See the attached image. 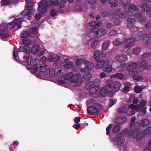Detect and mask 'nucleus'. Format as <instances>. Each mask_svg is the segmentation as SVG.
<instances>
[{"label":"nucleus","mask_w":151,"mask_h":151,"mask_svg":"<svg viewBox=\"0 0 151 151\" xmlns=\"http://www.w3.org/2000/svg\"><path fill=\"white\" fill-rule=\"evenodd\" d=\"M130 2V0H120V3L123 4V6L124 9L127 8L128 4Z\"/></svg>","instance_id":"obj_29"},{"label":"nucleus","mask_w":151,"mask_h":151,"mask_svg":"<svg viewBox=\"0 0 151 151\" xmlns=\"http://www.w3.org/2000/svg\"><path fill=\"white\" fill-rule=\"evenodd\" d=\"M141 51V49L139 47H135L133 50V53L136 55H138Z\"/></svg>","instance_id":"obj_48"},{"label":"nucleus","mask_w":151,"mask_h":151,"mask_svg":"<svg viewBox=\"0 0 151 151\" xmlns=\"http://www.w3.org/2000/svg\"><path fill=\"white\" fill-rule=\"evenodd\" d=\"M127 21L128 23V24L127 25V27L131 31L132 29H135L137 30L138 29L137 27H134V25L136 22V20L133 19L131 18H128L127 19Z\"/></svg>","instance_id":"obj_11"},{"label":"nucleus","mask_w":151,"mask_h":151,"mask_svg":"<svg viewBox=\"0 0 151 151\" xmlns=\"http://www.w3.org/2000/svg\"><path fill=\"white\" fill-rule=\"evenodd\" d=\"M107 85L100 92L101 94L104 92V95H107L108 96L111 97L114 94L113 91V81L109 80L106 82Z\"/></svg>","instance_id":"obj_3"},{"label":"nucleus","mask_w":151,"mask_h":151,"mask_svg":"<svg viewBox=\"0 0 151 151\" xmlns=\"http://www.w3.org/2000/svg\"><path fill=\"white\" fill-rule=\"evenodd\" d=\"M141 125L139 122H136L135 123L133 128L135 129L134 132H139L140 130Z\"/></svg>","instance_id":"obj_36"},{"label":"nucleus","mask_w":151,"mask_h":151,"mask_svg":"<svg viewBox=\"0 0 151 151\" xmlns=\"http://www.w3.org/2000/svg\"><path fill=\"white\" fill-rule=\"evenodd\" d=\"M22 43L25 46H28L32 43V41L30 40L24 38L22 40Z\"/></svg>","instance_id":"obj_42"},{"label":"nucleus","mask_w":151,"mask_h":151,"mask_svg":"<svg viewBox=\"0 0 151 151\" xmlns=\"http://www.w3.org/2000/svg\"><path fill=\"white\" fill-rule=\"evenodd\" d=\"M97 44V42L96 41H94L91 44V47L93 49H95L96 48Z\"/></svg>","instance_id":"obj_61"},{"label":"nucleus","mask_w":151,"mask_h":151,"mask_svg":"<svg viewBox=\"0 0 151 151\" xmlns=\"http://www.w3.org/2000/svg\"><path fill=\"white\" fill-rule=\"evenodd\" d=\"M68 2L70 3L72 2L73 0H68ZM66 2L65 0H62L60 1L59 3H58V12L60 13H63L64 11L62 9V8H64L65 7V2Z\"/></svg>","instance_id":"obj_14"},{"label":"nucleus","mask_w":151,"mask_h":151,"mask_svg":"<svg viewBox=\"0 0 151 151\" xmlns=\"http://www.w3.org/2000/svg\"><path fill=\"white\" fill-rule=\"evenodd\" d=\"M138 105H134L133 104H131L129 106V107L131 108V109H135L136 110H139L138 108Z\"/></svg>","instance_id":"obj_59"},{"label":"nucleus","mask_w":151,"mask_h":151,"mask_svg":"<svg viewBox=\"0 0 151 151\" xmlns=\"http://www.w3.org/2000/svg\"><path fill=\"white\" fill-rule=\"evenodd\" d=\"M135 41V40L134 38H130L126 40L125 43L127 45L125 46V48H128L131 46H133Z\"/></svg>","instance_id":"obj_18"},{"label":"nucleus","mask_w":151,"mask_h":151,"mask_svg":"<svg viewBox=\"0 0 151 151\" xmlns=\"http://www.w3.org/2000/svg\"><path fill=\"white\" fill-rule=\"evenodd\" d=\"M81 76L79 73H76L73 75L70 81L72 83H76L78 82L80 79Z\"/></svg>","instance_id":"obj_19"},{"label":"nucleus","mask_w":151,"mask_h":151,"mask_svg":"<svg viewBox=\"0 0 151 151\" xmlns=\"http://www.w3.org/2000/svg\"><path fill=\"white\" fill-rule=\"evenodd\" d=\"M31 12V10L25 9L21 13V14L23 17H29L30 16Z\"/></svg>","instance_id":"obj_32"},{"label":"nucleus","mask_w":151,"mask_h":151,"mask_svg":"<svg viewBox=\"0 0 151 151\" xmlns=\"http://www.w3.org/2000/svg\"><path fill=\"white\" fill-rule=\"evenodd\" d=\"M113 85L114 91H117L119 90L121 85L119 82L116 81L114 83L113 82Z\"/></svg>","instance_id":"obj_30"},{"label":"nucleus","mask_w":151,"mask_h":151,"mask_svg":"<svg viewBox=\"0 0 151 151\" xmlns=\"http://www.w3.org/2000/svg\"><path fill=\"white\" fill-rule=\"evenodd\" d=\"M107 60H101L97 64V65L96 67V69H100L101 68H103L104 65L105 64V62Z\"/></svg>","instance_id":"obj_26"},{"label":"nucleus","mask_w":151,"mask_h":151,"mask_svg":"<svg viewBox=\"0 0 151 151\" xmlns=\"http://www.w3.org/2000/svg\"><path fill=\"white\" fill-rule=\"evenodd\" d=\"M103 71L110 73L112 71V67L110 65V61L107 60L105 62V64L102 68Z\"/></svg>","instance_id":"obj_12"},{"label":"nucleus","mask_w":151,"mask_h":151,"mask_svg":"<svg viewBox=\"0 0 151 151\" xmlns=\"http://www.w3.org/2000/svg\"><path fill=\"white\" fill-rule=\"evenodd\" d=\"M10 3V0H2L1 2V6H7L9 5Z\"/></svg>","instance_id":"obj_44"},{"label":"nucleus","mask_w":151,"mask_h":151,"mask_svg":"<svg viewBox=\"0 0 151 151\" xmlns=\"http://www.w3.org/2000/svg\"><path fill=\"white\" fill-rule=\"evenodd\" d=\"M33 4L30 2H28L25 5L26 8L28 9H31L33 7Z\"/></svg>","instance_id":"obj_58"},{"label":"nucleus","mask_w":151,"mask_h":151,"mask_svg":"<svg viewBox=\"0 0 151 151\" xmlns=\"http://www.w3.org/2000/svg\"><path fill=\"white\" fill-rule=\"evenodd\" d=\"M87 112L90 114L96 115L99 113V111L94 106H90L87 108Z\"/></svg>","instance_id":"obj_13"},{"label":"nucleus","mask_w":151,"mask_h":151,"mask_svg":"<svg viewBox=\"0 0 151 151\" xmlns=\"http://www.w3.org/2000/svg\"><path fill=\"white\" fill-rule=\"evenodd\" d=\"M112 76L114 78H118L120 79H123L124 78V74L121 73H116L112 75Z\"/></svg>","instance_id":"obj_34"},{"label":"nucleus","mask_w":151,"mask_h":151,"mask_svg":"<svg viewBox=\"0 0 151 151\" xmlns=\"http://www.w3.org/2000/svg\"><path fill=\"white\" fill-rule=\"evenodd\" d=\"M73 73L72 72H70L64 75L65 79L66 80H69L70 81L73 76Z\"/></svg>","instance_id":"obj_43"},{"label":"nucleus","mask_w":151,"mask_h":151,"mask_svg":"<svg viewBox=\"0 0 151 151\" xmlns=\"http://www.w3.org/2000/svg\"><path fill=\"white\" fill-rule=\"evenodd\" d=\"M112 124H110L109 125V126L106 127V134L107 135L109 136L110 135V131L112 127Z\"/></svg>","instance_id":"obj_46"},{"label":"nucleus","mask_w":151,"mask_h":151,"mask_svg":"<svg viewBox=\"0 0 151 151\" xmlns=\"http://www.w3.org/2000/svg\"><path fill=\"white\" fill-rule=\"evenodd\" d=\"M29 50L30 47L27 46H20L18 49L16 47H14L13 52V55L14 58V60L17 61L19 60V58L18 56V52H23L26 53L27 52H30L29 51Z\"/></svg>","instance_id":"obj_5"},{"label":"nucleus","mask_w":151,"mask_h":151,"mask_svg":"<svg viewBox=\"0 0 151 151\" xmlns=\"http://www.w3.org/2000/svg\"><path fill=\"white\" fill-rule=\"evenodd\" d=\"M126 65L125 63H122L120 65L118 66L117 68V70L120 72H122L124 71L125 70V66Z\"/></svg>","instance_id":"obj_35"},{"label":"nucleus","mask_w":151,"mask_h":151,"mask_svg":"<svg viewBox=\"0 0 151 151\" xmlns=\"http://www.w3.org/2000/svg\"><path fill=\"white\" fill-rule=\"evenodd\" d=\"M151 56V53L149 52H147L144 53L142 56V60L139 61V69L142 70H143L147 69V67L146 65V60L145 59H142L143 58H146L148 56Z\"/></svg>","instance_id":"obj_8"},{"label":"nucleus","mask_w":151,"mask_h":151,"mask_svg":"<svg viewBox=\"0 0 151 151\" xmlns=\"http://www.w3.org/2000/svg\"><path fill=\"white\" fill-rule=\"evenodd\" d=\"M30 31L31 33L33 34H36L37 32V27H35L33 28H31L30 29Z\"/></svg>","instance_id":"obj_56"},{"label":"nucleus","mask_w":151,"mask_h":151,"mask_svg":"<svg viewBox=\"0 0 151 151\" xmlns=\"http://www.w3.org/2000/svg\"><path fill=\"white\" fill-rule=\"evenodd\" d=\"M127 131L126 129H124L117 134L116 137L112 140V142L114 145L121 147L123 144L124 141L122 138L126 134Z\"/></svg>","instance_id":"obj_4"},{"label":"nucleus","mask_w":151,"mask_h":151,"mask_svg":"<svg viewBox=\"0 0 151 151\" xmlns=\"http://www.w3.org/2000/svg\"><path fill=\"white\" fill-rule=\"evenodd\" d=\"M138 64L134 62L129 64L125 68V71L129 73L130 76H132L134 80L139 81L142 80L143 78L137 75L138 72L136 69L137 68Z\"/></svg>","instance_id":"obj_1"},{"label":"nucleus","mask_w":151,"mask_h":151,"mask_svg":"<svg viewBox=\"0 0 151 151\" xmlns=\"http://www.w3.org/2000/svg\"><path fill=\"white\" fill-rule=\"evenodd\" d=\"M127 120V117L125 116H121L116 118L115 119L116 122L119 124H123L126 122Z\"/></svg>","instance_id":"obj_20"},{"label":"nucleus","mask_w":151,"mask_h":151,"mask_svg":"<svg viewBox=\"0 0 151 151\" xmlns=\"http://www.w3.org/2000/svg\"><path fill=\"white\" fill-rule=\"evenodd\" d=\"M108 1L113 7H116L117 5L118 2L116 0H108Z\"/></svg>","instance_id":"obj_49"},{"label":"nucleus","mask_w":151,"mask_h":151,"mask_svg":"<svg viewBox=\"0 0 151 151\" xmlns=\"http://www.w3.org/2000/svg\"><path fill=\"white\" fill-rule=\"evenodd\" d=\"M146 102L145 100H142L140 101L139 104H137L138 105V110H140L141 108L144 107V106L146 105Z\"/></svg>","instance_id":"obj_40"},{"label":"nucleus","mask_w":151,"mask_h":151,"mask_svg":"<svg viewBox=\"0 0 151 151\" xmlns=\"http://www.w3.org/2000/svg\"><path fill=\"white\" fill-rule=\"evenodd\" d=\"M95 82L91 81L89 82L85 85V87L87 89H90L89 93L91 96L93 97L97 96L99 87L97 85H94Z\"/></svg>","instance_id":"obj_2"},{"label":"nucleus","mask_w":151,"mask_h":151,"mask_svg":"<svg viewBox=\"0 0 151 151\" xmlns=\"http://www.w3.org/2000/svg\"><path fill=\"white\" fill-rule=\"evenodd\" d=\"M48 5V1L47 0H42L40 1L38 5V12L42 14H44L46 12Z\"/></svg>","instance_id":"obj_7"},{"label":"nucleus","mask_w":151,"mask_h":151,"mask_svg":"<svg viewBox=\"0 0 151 151\" xmlns=\"http://www.w3.org/2000/svg\"><path fill=\"white\" fill-rule=\"evenodd\" d=\"M102 24L101 22L100 21H92L89 22V25L91 27H93V29H95L96 27L100 26Z\"/></svg>","instance_id":"obj_22"},{"label":"nucleus","mask_w":151,"mask_h":151,"mask_svg":"<svg viewBox=\"0 0 151 151\" xmlns=\"http://www.w3.org/2000/svg\"><path fill=\"white\" fill-rule=\"evenodd\" d=\"M58 12H59L58 9L57 10L55 9H53L51 10L50 11V13L51 16L52 17L55 16Z\"/></svg>","instance_id":"obj_50"},{"label":"nucleus","mask_w":151,"mask_h":151,"mask_svg":"<svg viewBox=\"0 0 151 151\" xmlns=\"http://www.w3.org/2000/svg\"><path fill=\"white\" fill-rule=\"evenodd\" d=\"M139 132H134L132 134L133 137L134 139H136L137 141H139L142 139L146 134H145L144 130H142V132L138 133Z\"/></svg>","instance_id":"obj_9"},{"label":"nucleus","mask_w":151,"mask_h":151,"mask_svg":"<svg viewBox=\"0 0 151 151\" xmlns=\"http://www.w3.org/2000/svg\"><path fill=\"white\" fill-rule=\"evenodd\" d=\"M150 123V120L148 119H145L142 121L141 125L142 127H145L148 125Z\"/></svg>","instance_id":"obj_31"},{"label":"nucleus","mask_w":151,"mask_h":151,"mask_svg":"<svg viewBox=\"0 0 151 151\" xmlns=\"http://www.w3.org/2000/svg\"><path fill=\"white\" fill-rule=\"evenodd\" d=\"M30 52H27L23 57V62H26L28 65H30L31 63V57L30 56Z\"/></svg>","instance_id":"obj_16"},{"label":"nucleus","mask_w":151,"mask_h":151,"mask_svg":"<svg viewBox=\"0 0 151 151\" xmlns=\"http://www.w3.org/2000/svg\"><path fill=\"white\" fill-rule=\"evenodd\" d=\"M140 37L141 40H145L148 37H151V33L149 34L146 33H143L141 35Z\"/></svg>","instance_id":"obj_38"},{"label":"nucleus","mask_w":151,"mask_h":151,"mask_svg":"<svg viewBox=\"0 0 151 151\" xmlns=\"http://www.w3.org/2000/svg\"><path fill=\"white\" fill-rule=\"evenodd\" d=\"M99 31L100 32V36H102L104 35H105L107 32V31L106 30L103 29H99Z\"/></svg>","instance_id":"obj_57"},{"label":"nucleus","mask_w":151,"mask_h":151,"mask_svg":"<svg viewBox=\"0 0 151 151\" xmlns=\"http://www.w3.org/2000/svg\"><path fill=\"white\" fill-rule=\"evenodd\" d=\"M134 90L136 93H139L142 91V88L140 86H136L134 87Z\"/></svg>","instance_id":"obj_47"},{"label":"nucleus","mask_w":151,"mask_h":151,"mask_svg":"<svg viewBox=\"0 0 151 151\" xmlns=\"http://www.w3.org/2000/svg\"><path fill=\"white\" fill-rule=\"evenodd\" d=\"M101 53L102 52L99 50H96L94 51L93 57L96 61H97L99 60Z\"/></svg>","instance_id":"obj_24"},{"label":"nucleus","mask_w":151,"mask_h":151,"mask_svg":"<svg viewBox=\"0 0 151 151\" xmlns=\"http://www.w3.org/2000/svg\"><path fill=\"white\" fill-rule=\"evenodd\" d=\"M145 134L147 135H150L151 134V127L147 128L144 130Z\"/></svg>","instance_id":"obj_55"},{"label":"nucleus","mask_w":151,"mask_h":151,"mask_svg":"<svg viewBox=\"0 0 151 151\" xmlns=\"http://www.w3.org/2000/svg\"><path fill=\"white\" fill-rule=\"evenodd\" d=\"M31 62L34 65V66H37L38 65H39L40 63L39 60L36 58H34L32 59V60H31Z\"/></svg>","instance_id":"obj_45"},{"label":"nucleus","mask_w":151,"mask_h":151,"mask_svg":"<svg viewBox=\"0 0 151 151\" xmlns=\"http://www.w3.org/2000/svg\"><path fill=\"white\" fill-rule=\"evenodd\" d=\"M149 9L150 7L147 4H143L141 5H138L137 6V12L140 14H144L146 10Z\"/></svg>","instance_id":"obj_10"},{"label":"nucleus","mask_w":151,"mask_h":151,"mask_svg":"<svg viewBox=\"0 0 151 151\" xmlns=\"http://www.w3.org/2000/svg\"><path fill=\"white\" fill-rule=\"evenodd\" d=\"M48 71L49 72V74L48 75H49V76H47L48 77L51 76L53 77L55 76V70L54 68H50L49 69H48V71Z\"/></svg>","instance_id":"obj_39"},{"label":"nucleus","mask_w":151,"mask_h":151,"mask_svg":"<svg viewBox=\"0 0 151 151\" xmlns=\"http://www.w3.org/2000/svg\"><path fill=\"white\" fill-rule=\"evenodd\" d=\"M92 74L89 73H86L84 74L83 76V78L87 81L90 80L92 78Z\"/></svg>","instance_id":"obj_37"},{"label":"nucleus","mask_w":151,"mask_h":151,"mask_svg":"<svg viewBox=\"0 0 151 151\" xmlns=\"http://www.w3.org/2000/svg\"><path fill=\"white\" fill-rule=\"evenodd\" d=\"M60 59V57L59 56L57 55L54 58L52 56H49V60L50 62H53L54 64H55Z\"/></svg>","instance_id":"obj_27"},{"label":"nucleus","mask_w":151,"mask_h":151,"mask_svg":"<svg viewBox=\"0 0 151 151\" xmlns=\"http://www.w3.org/2000/svg\"><path fill=\"white\" fill-rule=\"evenodd\" d=\"M48 67L47 65H45L44 67L40 66L39 68V70L43 73H47L48 71Z\"/></svg>","instance_id":"obj_41"},{"label":"nucleus","mask_w":151,"mask_h":151,"mask_svg":"<svg viewBox=\"0 0 151 151\" xmlns=\"http://www.w3.org/2000/svg\"><path fill=\"white\" fill-rule=\"evenodd\" d=\"M73 66V64L72 62H69L68 64L66 65V67L69 69L72 68Z\"/></svg>","instance_id":"obj_64"},{"label":"nucleus","mask_w":151,"mask_h":151,"mask_svg":"<svg viewBox=\"0 0 151 151\" xmlns=\"http://www.w3.org/2000/svg\"><path fill=\"white\" fill-rule=\"evenodd\" d=\"M115 59L116 60L120 62H125L128 59L127 57L125 55H117L115 57Z\"/></svg>","instance_id":"obj_17"},{"label":"nucleus","mask_w":151,"mask_h":151,"mask_svg":"<svg viewBox=\"0 0 151 151\" xmlns=\"http://www.w3.org/2000/svg\"><path fill=\"white\" fill-rule=\"evenodd\" d=\"M129 7L130 9L135 12H137V6H136L133 4H129Z\"/></svg>","instance_id":"obj_52"},{"label":"nucleus","mask_w":151,"mask_h":151,"mask_svg":"<svg viewBox=\"0 0 151 151\" xmlns=\"http://www.w3.org/2000/svg\"><path fill=\"white\" fill-rule=\"evenodd\" d=\"M121 23V22L119 19H116L114 20V24L116 26H118Z\"/></svg>","instance_id":"obj_54"},{"label":"nucleus","mask_w":151,"mask_h":151,"mask_svg":"<svg viewBox=\"0 0 151 151\" xmlns=\"http://www.w3.org/2000/svg\"><path fill=\"white\" fill-rule=\"evenodd\" d=\"M117 34V31L114 30H112L109 32V35L110 36H113L116 35Z\"/></svg>","instance_id":"obj_63"},{"label":"nucleus","mask_w":151,"mask_h":151,"mask_svg":"<svg viewBox=\"0 0 151 151\" xmlns=\"http://www.w3.org/2000/svg\"><path fill=\"white\" fill-rule=\"evenodd\" d=\"M110 43V41L108 40L104 41L102 45V50L103 51H106L109 48Z\"/></svg>","instance_id":"obj_25"},{"label":"nucleus","mask_w":151,"mask_h":151,"mask_svg":"<svg viewBox=\"0 0 151 151\" xmlns=\"http://www.w3.org/2000/svg\"><path fill=\"white\" fill-rule=\"evenodd\" d=\"M13 21L7 24V26L8 28L13 29L17 26L18 29L21 28V24L24 21V19L22 17L15 18Z\"/></svg>","instance_id":"obj_6"},{"label":"nucleus","mask_w":151,"mask_h":151,"mask_svg":"<svg viewBox=\"0 0 151 151\" xmlns=\"http://www.w3.org/2000/svg\"><path fill=\"white\" fill-rule=\"evenodd\" d=\"M121 42V39H116L114 40L113 42V44L115 45L118 46L120 45Z\"/></svg>","instance_id":"obj_51"},{"label":"nucleus","mask_w":151,"mask_h":151,"mask_svg":"<svg viewBox=\"0 0 151 151\" xmlns=\"http://www.w3.org/2000/svg\"><path fill=\"white\" fill-rule=\"evenodd\" d=\"M40 47L39 45H34L32 48L31 52L33 54H36L38 52Z\"/></svg>","instance_id":"obj_33"},{"label":"nucleus","mask_w":151,"mask_h":151,"mask_svg":"<svg viewBox=\"0 0 151 151\" xmlns=\"http://www.w3.org/2000/svg\"><path fill=\"white\" fill-rule=\"evenodd\" d=\"M50 1L51 4L53 5L57 6L58 5V0H50Z\"/></svg>","instance_id":"obj_62"},{"label":"nucleus","mask_w":151,"mask_h":151,"mask_svg":"<svg viewBox=\"0 0 151 151\" xmlns=\"http://www.w3.org/2000/svg\"><path fill=\"white\" fill-rule=\"evenodd\" d=\"M93 35L96 37H100L101 36L100 34V32L99 30H97L96 31H94L93 33Z\"/></svg>","instance_id":"obj_60"},{"label":"nucleus","mask_w":151,"mask_h":151,"mask_svg":"<svg viewBox=\"0 0 151 151\" xmlns=\"http://www.w3.org/2000/svg\"><path fill=\"white\" fill-rule=\"evenodd\" d=\"M85 63L86 64V66L84 68L82 69V72H85L86 71L87 69L91 70L93 68V64L92 62L86 61Z\"/></svg>","instance_id":"obj_15"},{"label":"nucleus","mask_w":151,"mask_h":151,"mask_svg":"<svg viewBox=\"0 0 151 151\" xmlns=\"http://www.w3.org/2000/svg\"><path fill=\"white\" fill-rule=\"evenodd\" d=\"M29 32L24 31L22 34V37L25 38L29 37L30 35Z\"/></svg>","instance_id":"obj_53"},{"label":"nucleus","mask_w":151,"mask_h":151,"mask_svg":"<svg viewBox=\"0 0 151 151\" xmlns=\"http://www.w3.org/2000/svg\"><path fill=\"white\" fill-rule=\"evenodd\" d=\"M129 106H128L124 105L121 106L120 108H119L117 111L119 113H126L129 112Z\"/></svg>","instance_id":"obj_21"},{"label":"nucleus","mask_w":151,"mask_h":151,"mask_svg":"<svg viewBox=\"0 0 151 151\" xmlns=\"http://www.w3.org/2000/svg\"><path fill=\"white\" fill-rule=\"evenodd\" d=\"M134 16L137 17L138 19L140 21L144 22L147 19V17L138 13H135L134 14Z\"/></svg>","instance_id":"obj_23"},{"label":"nucleus","mask_w":151,"mask_h":151,"mask_svg":"<svg viewBox=\"0 0 151 151\" xmlns=\"http://www.w3.org/2000/svg\"><path fill=\"white\" fill-rule=\"evenodd\" d=\"M120 129V126L118 124H116L113 127L112 132L114 133H116L119 132Z\"/></svg>","instance_id":"obj_28"}]
</instances>
